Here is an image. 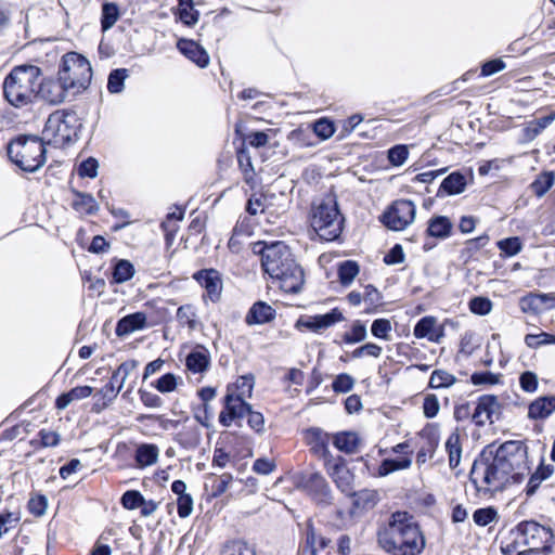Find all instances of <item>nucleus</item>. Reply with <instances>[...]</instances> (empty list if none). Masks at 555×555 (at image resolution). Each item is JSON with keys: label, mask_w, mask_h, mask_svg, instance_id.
Segmentation results:
<instances>
[{"label": "nucleus", "mask_w": 555, "mask_h": 555, "mask_svg": "<svg viewBox=\"0 0 555 555\" xmlns=\"http://www.w3.org/2000/svg\"><path fill=\"white\" fill-rule=\"evenodd\" d=\"M253 251L261 256V266L272 279L279 280L285 293H298L304 285V271L293 259L288 246L283 242H256Z\"/></svg>", "instance_id": "obj_1"}, {"label": "nucleus", "mask_w": 555, "mask_h": 555, "mask_svg": "<svg viewBox=\"0 0 555 555\" xmlns=\"http://www.w3.org/2000/svg\"><path fill=\"white\" fill-rule=\"evenodd\" d=\"M378 544L395 555H417L425 546V539L412 516L396 512L388 526L378 531Z\"/></svg>", "instance_id": "obj_2"}, {"label": "nucleus", "mask_w": 555, "mask_h": 555, "mask_svg": "<svg viewBox=\"0 0 555 555\" xmlns=\"http://www.w3.org/2000/svg\"><path fill=\"white\" fill-rule=\"evenodd\" d=\"M40 74V68L35 65L16 66L10 72L2 85L10 105L22 108L35 102Z\"/></svg>", "instance_id": "obj_3"}, {"label": "nucleus", "mask_w": 555, "mask_h": 555, "mask_svg": "<svg viewBox=\"0 0 555 555\" xmlns=\"http://www.w3.org/2000/svg\"><path fill=\"white\" fill-rule=\"evenodd\" d=\"M511 542L502 545V552L505 555H527L533 552L551 551V541L553 533L535 521H522L514 530L511 531Z\"/></svg>", "instance_id": "obj_4"}, {"label": "nucleus", "mask_w": 555, "mask_h": 555, "mask_svg": "<svg viewBox=\"0 0 555 555\" xmlns=\"http://www.w3.org/2000/svg\"><path fill=\"white\" fill-rule=\"evenodd\" d=\"M343 224L344 217L334 194L325 195L313 205L311 227L321 240L332 242L338 238L343 231Z\"/></svg>", "instance_id": "obj_5"}, {"label": "nucleus", "mask_w": 555, "mask_h": 555, "mask_svg": "<svg viewBox=\"0 0 555 555\" xmlns=\"http://www.w3.org/2000/svg\"><path fill=\"white\" fill-rule=\"evenodd\" d=\"M8 155L22 170L34 172L46 163L43 140L36 135H21L10 142Z\"/></svg>", "instance_id": "obj_6"}, {"label": "nucleus", "mask_w": 555, "mask_h": 555, "mask_svg": "<svg viewBox=\"0 0 555 555\" xmlns=\"http://www.w3.org/2000/svg\"><path fill=\"white\" fill-rule=\"evenodd\" d=\"M79 127L80 124L75 112L57 109L48 117L42 131V140L62 147L76 139Z\"/></svg>", "instance_id": "obj_7"}, {"label": "nucleus", "mask_w": 555, "mask_h": 555, "mask_svg": "<svg viewBox=\"0 0 555 555\" xmlns=\"http://www.w3.org/2000/svg\"><path fill=\"white\" fill-rule=\"evenodd\" d=\"M57 75L69 91L79 93L89 86L92 69L86 57L72 52L63 56Z\"/></svg>", "instance_id": "obj_8"}, {"label": "nucleus", "mask_w": 555, "mask_h": 555, "mask_svg": "<svg viewBox=\"0 0 555 555\" xmlns=\"http://www.w3.org/2000/svg\"><path fill=\"white\" fill-rule=\"evenodd\" d=\"M513 476L503 464L498 463L493 456L475 461L470 470V480L479 490L499 491L504 488L509 477Z\"/></svg>", "instance_id": "obj_9"}, {"label": "nucleus", "mask_w": 555, "mask_h": 555, "mask_svg": "<svg viewBox=\"0 0 555 555\" xmlns=\"http://www.w3.org/2000/svg\"><path fill=\"white\" fill-rule=\"evenodd\" d=\"M494 457L512 475L519 474L527 465V447L521 441H506L496 449Z\"/></svg>", "instance_id": "obj_10"}, {"label": "nucleus", "mask_w": 555, "mask_h": 555, "mask_svg": "<svg viewBox=\"0 0 555 555\" xmlns=\"http://www.w3.org/2000/svg\"><path fill=\"white\" fill-rule=\"evenodd\" d=\"M416 207L410 199H398L383 214L382 222L390 230L402 231L415 219Z\"/></svg>", "instance_id": "obj_11"}, {"label": "nucleus", "mask_w": 555, "mask_h": 555, "mask_svg": "<svg viewBox=\"0 0 555 555\" xmlns=\"http://www.w3.org/2000/svg\"><path fill=\"white\" fill-rule=\"evenodd\" d=\"M297 486L305 490L314 501L330 504L332 493L325 478L317 472H306L298 476Z\"/></svg>", "instance_id": "obj_12"}, {"label": "nucleus", "mask_w": 555, "mask_h": 555, "mask_svg": "<svg viewBox=\"0 0 555 555\" xmlns=\"http://www.w3.org/2000/svg\"><path fill=\"white\" fill-rule=\"evenodd\" d=\"M501 414V405L495 396L485 395L478 398L475 410L472 414V421L476 426L493 424Z\"/></svg>", "instance_id": "obj_13"}, {"label": "nucleus", "mask_w": 555, "mask_h": 555, "mask_svg": "<svg viewBox=\"0 0 555 555\" xmlns=\"http://www.w3.org/2000/svg\"><path fill=\"white\" fill-rule=\"evenodd\" d=\"M250 404L236 395L224 397V409L219 414V422L224 427H230L233 422L241 421L250 412Z\"/></svg>", "instance_id": "obj_14"}, {"label": "nucleus", "mask_w": 555, "mask_h": 555, "mask_svg": "<svg viewBox=\"0 0 555 555\" xmlns=\"http://www.w3.org/2000/svg\"><path fill=\"white\" fill-rule=\"evenodd\" d=\"M325 468L336 487L346 495H353V475L343 461L327 460Z\"/></svg>", "instance_id": "obj_15"}, {"label": "nucleus", "mask_w": 555, "mask_h": 555, "mask_svg": "<svg viewBox=\"0 0 555 555\" xmlns=\"http://www.w3.org/2000/svg\"><path fill=\"white\" fill-rule=\"evenodd\" d=\"M68 91L60 77L57 79L46 78L40 82L38 81L37 98L50 104H60L65 100Z\"/></svg>", "instance_id": "obj_16"}, {"label": "nucleus", "mask_w": 555, "mask_h": 555, "mask_svg": "<svg viewBox=\"0 0 555 555\" xmlns=\"http://www.w3.org/2000/svg\"><path fill=\"white\" fill-rule=\"evenodd\" d=\"M344 320L343 313L334 308L325 314L311 315L306 319H299L296 323V327H306L312 332H319L325 330Z\"/></svg>", "instance_id": "obj_17"}, {"label": "nucleus", "mask_w": 555, "mask_h": 555, "mask_svg": "<svg viewBox=\"0 0 555 555\" xmlns=\"http://www.w3.org/2000/svg\"><path fill=\"white\" fill-rule=\"evenodd\" d=\"M194 279L207 291L212 301L219 299L222 291L220 273L214 269H206L194 274Z\"/></svg>", "instance_id": "obj_18"}, {"label": "nucleus", "mask_w": 555, "mask_h": 555, "mask_svg": "<svg viewBox=\"0 0 555 555\" xmlns=\"http://www.w3.org/2000/svg\"><path fill=\"white\" fill-rule=\"evenodd\" d=\"M178 50L197 66L204 68L209 64V55L197 42L190 39H180L177 42Z\"/></svg>", "instance_id": "obj_19"}, {"label": "nucleus", "mask_w": 555, "mask_h": 555, "mask_svg": "<svg viewBox=\"0 0 555 555\" xmlns=\"http://www.w3.org/2000/svg\"><path fill=\"white\" fill-rule=\"evenodd\" d=\"M413 334L416 338H427L429 341L439 343L443 336V330L437 325L435 317L427 315L415 324Z\"/></svg>", "instance_id": "obj_20"}, {"label": "nucleus", "mask_w": 555, "mask_h": 555, "mask_svg": "<svg viewBox=\"0 0 555 555\" xmlns=\"http://www.w3.org/2000/svg\"><path fill=\"white\" fill-rule=\"evenodd\" d=\"M330 544V540L319 534L311 520L307 522L305 544L300 548V555H318Z\"/></svg>", "instance_id": "obj_21"}, {"label": "nucleus", "mask_w": 555, "mask_h": 555, "mask_svg": "<svg viewBox=\"0 0 555 555\" xmlns=\"http://www.w3.org/2000/svg\"><path fill=\"white\" fill-rule=\"evenodd\" d=\"M307 440L308 444L310 446V450L318 456H321L325 459V462L327 460H333L330 451H328V443H330V435L323 431L320 428H310L307 431Z\"/></svg>", "instance_id": "obj_22"}, {"label": "nucleus", "mask_w": 555, "mask_h": 555, "mask_svg": "<svg viewBox=\"0 0 555 555\" xmlns=\"http://www.w3.org/2000/svg\"><path fill=\"white\" fill-rule=\"evenodd\" d=\"M146 314L144 312H134L121 318L116 325L115 333L118 337L127 336L135 331L146 327Z\"/></svg>", "instance_id": "obj_23"}, {"label": "nucleus", "mask_w": 555, "mask_h": 555, "mask_svg": "<svg viewBox=\"0 0 555 555\" xmlns=\"http://www.w3.org/2000/svg\"><path fill=\"white\" fill-rule=\"evenodd\" d=\"M555 412V396L537 398L528 406V417L531 420H544Z\"/></svg>", "instance_id": "obj_24"}, {"label": "nucleus", "mask_w": 555, "mask_h": 555, "mask_svg": "<svg viewBox=\"0 0 555 555\" xmlns=\"http://www.w3.org/2000/svg\"><path fill=\"white\" fill-rule=\"evenodd\" d=\"M275 318V310L264 301L255 302L246 314L248 325L264 324Z\"/></svg>", "instance_id": "obj_25"}, {"label": "nucleus", "mask_w": 555, "mask_h": 555, "mask_svg": "<svg viewBox=\"0 0 555 555\" xmlns=\"http://www.w3.org/2000/svg\"><path fill=\"white\" fill-rule=\"evenodd\" d=\"M159 457V449L153 443H141L137 447L134 460L137 467L145 468L154 465Z\"/></svg>", "instance_id": "obj_26"}, {"label": "nucleus", "mask_w": 555, "mask_h": 555, "mask_svg": "<svg viewBox=\"0 0 555 555\" xmlns=\"http://www.w3.org/2000/svg\"><path fill=\"white\" fill-rule=\"evenodd\" d=\"M453 230L452 221L446 216H434L428 220L427 233L431 237L444 240Z\"/></svg>", "instance_id": "obj_27"}, {"label": "nucleus", "mask_w": 555, "mask_h": 555, "mask_svg": "<svg viewBox=\"0 0 555 555\" xmlns=\"http://www.w3.org/2000/svg\"><path fill=\"white\" fill-rule=\"evenodd\" d=\"M333 444L341 452L347 454L357 453L360 449L361 440L353 431H343L333 436Z\"/></svg>", "instance_id": "obj_28"}, {"label": "nucleus", "mask_w": 555, "mask_h": 555, "mask_svg": "<svg viewBox=\"0 0 555 555\" xmlns=\"http://www.w3.org/2000/svg\"><path fill=\"white\" fill-rule=\"evenodd\" d=\"M210 363L209 352L206 349H195L185 359L188 370L194 374L205 372Z\"/></svg>", "instance_id": "obj_29"}, {"label": "nucleus", "mask_w": 555, "mask_h": 555, "mask_svg": "<svg viewBox=\"0 0 555 555\" xmlns=\"http://www.w3.org/2000/svg\"><path fill=\"white\" fill-rule=\"evenodd\" d=\"M466 188V178L461 172H452L443 179L440 191H443L448 195H456L464 192Z\"/></svg>", "instance_id": "obj_30"}, {"label": "nucleus", "mask_w": 555, "mask_h": 555, "mask_svg": "<svg viewBox=\"0 0 555 555\" xmlns=\"http://www.w3.org/2000/svg\"><path fill=\"white\" fill-rule=\"evenodd\" d=\"M446 450L449 455V466L454 469L460 465L462 455L461 438L459 433H452L446 441Z\"/></svg>", "instance_id": "obj_31"}, {"label": "nucleus", "mask_w": 555, "mask_h": 555, "mask_svg": "<svg viewBox=\"0 0 555 555\" xmlns=\"http://www.w3.org/2000/svg\"><path fill=\"white\" fill-rule=\"evenodd\" d=\"M412 465V459L406 455L399 460L385 459L378 467V476L385 477L396 470L408 469Z\"/></svg>", "instance_id": "obj_32"}, {"label": "nucleus", "mask_w": 555, "mask_h": 555, "mask_svg": "<svg viewBox=\"0 0 555 555\" xmlns=\"http://www.w3.org/2000/svg\"><path fill=\"white\" fill-rule=\"evenodd\" d=\"M254 389V377L251 375L240 376L233 388L228 387L229 395H236V397L246 400L251 397Z\"/></svg>", "instance_id": "obj_33"}, {"label": "nucleus", "mask_w": 555, "mask_h": 555, "mask_svg": "<svg viewBox=\"0 0 555 555\" xmlns=\"http://www.w3.org/2000/svg\"><path fill=\"white\" fill-rule=\"evenodd\" d=\"M555 120V111L547 116L539 119H534L527 124L525 128V138L527 140H533L537 138L546 127H548Z\"/></svg>", "instance_id": "obj_34"}, {"label": "nucleus", "mask_w": 555, "mask_h": 555, "mask_svg": "<svg viewBox=\"0 0 555 555\" xmlns=\"http://www.w3.org/2000/svg\"><path fill=\"white\" fill-rule=\"evenodd\" d=\"M120 16L119 7L114 2L102 5L101 27L103 31L111 29Z\"/></svg>", "instance_id": "obj_35"}, {"label": "nucleus", "mask_w": 555, "mask_h": 555, "mask_svg": "<svg viewBox=\"0 0 555 555\" xmlns=\"http://www.w3.org/2000/svg\"><path fill=\"white\" fill-rule=\"evenodd\" d=\"M177 321L181 326H188L190 331H194L197 325V314L192 305H184L178 308L176 314Z\"/></svg>", "instance_id": "obj_36"}, {"label": "nucleus", "mask_w": 555, "mask_h": 555, "mask_svg": "<svg viewBox=\"0 0 555 555\" xmlns=\"http://www.w3.org/2000/svg\"><path fill=\"white\" fill-rule=\"evenodd\" d=\"M360 268L356 261L346 260L338 267L339 282L344 286H349L359 274Z\"/></svg>", "instance_id": "obj_37"}, {"label": "nucleus", "mask_w": 555, "mask_h": 555, "mask_svg": "<svg viewBox=\"0 0 555 555\" xmlns=\"http://www.w3.org/2000/svg\"><path fill=\"white\" fill-rule=\"evenodd\" d=\"M134 272V267L130 261L125 259L118 260L114 267L113 280L118 284L125 283L132 279Z\"/></svg>", "instance_id": "obj_38"}, {"label": "nucleus", "mask_w": 555, "mask_h": 555, "mask_svg": "<svg viewBox=\"0 0 555 555\" xmlns=\"http://www.w3.org/2000/svg\"><path fill=\"white\" fill-rule=\"evenodd\" d=\"M366 336V326L361 321H354L350 331L343 335V341L347 345H353L363 341Z\"/></svg>", "instance_id": "obj_39"}, {"label": "nucleus", "mask_w": 555, "mask_h": 555, "mask_svg": "<svg viewBox=\"0 0 555 555\" xmlns=\"http://www.w3.org/2000/svg\"><path fill=\"white\" fill-rule=\"evenodd\" d=\"M455 382L456 377L453 374L444 370H435L429 379V387L434 389L447 388L455 384Z\"/></svg>", "instance_id": "obj_40"}, {"label": "nucleus", "mask_w": 555, "mask_h": 555, "mask_svg": "<svg viewBox=\"0 0 555 555\" xmlns=\"http://www.w3.org/2000/svg\"><path fill=\"white\" fill-rule=\"evenodd\" d=\"M73 207L80 214L91 215L96 211L98 205L95 199L89 194L77 193Z\"/></svg>", "instance_id": "obj_41"}, {"label": "nucleus", "mask_w": 555, "mask_h": 555, "mask_svg": "<svg viewBox=\"0 0 555 555\" xmlns=\"http://www.w3.org/2000/svg\"><path fill=\"white\" fill-rule=\"evenodd\" d=\"M138 361L128 360L122 362L112 374V380L118 383L119 389H122L126 379L137 369Z\"/></svg>", "instance_id": "obj_42"}, {"label": "nucleus", "mask_w": 555, "mask_h": 555, "mask_svg": "<svg viewBox=\"0 0 555 555\" xmlns=\"http://www.w3.org/2000/svg\"><path fill=\"white\" fill-rule=\"evenodd\" d=\"M520 310L525 313H541L543 310L540 294H529L520 298Z\"/></svg>", "instance_id": "obj_43"}, {"label": "nucleus", "mask_w": 555, "mask_h": 555, "mask_svg": "<svg viewBox=\"0 0 555 555\" xmlns=\"http://www.w3.org/2000/svg\"><path fill=\"white\" fill-rule=\"evenodd\" d=\"M498 247L505 257H513L521 251L522 244L519 237L513 236L499 241Z\"/></svg>", "instance_id": "obj_44"}, {"label": "nucleus", "mask_w": 555, "mask_h": 555, "mask_svg": "<svg viewBox=\"0 0 555 555\" xmlns=\"http://www.w3.org/2000/svg\"><path fill=\"white\" fill-rule=\"evenodd\" d=\"M128 77L125 68L113 70L108 76L107 89L111 93H119L124 89V81Z\"/></svg>", "instance_id": "obj_45"}, {"label": "nucleus", "mask_w": 555, "mask_h": 555, "mask_svg": "<svg viewBox=\"0 0 555 555\" xmlns=\"http://www.w3.org/2000/svg\"><path fill=\"white\" fill-rule=\"evenodd\" d=\"M120 390L119 385L116 387L115 382L111 379L104 387L96 391L95 397H100L99 400H102V408H105L117 398Z\"/></svg>", "instance_id": "obj_46"}, {"label": "nucleus", "mask_w": 555, "mask_h": 555, "mask_svg": "<svg viewBox=\"0 0 555 555\" xmlns=\"http://www.w3.org/2000/svg\"><path fill=\"white\" fill-rule=\"evenodd\" d=\"M525 344L532 349L544 345L555 344V335L541 332L540 334H528L525 336Z\"/></svg>", "instance_id": "obj_47"}, {"label": "nucleus", "mask_w": 555, "mask_h": 555, "mask_svg": "<svg viewBox=\"0 0 555 555\" xmlns=\"http://www.w3.org/2000/svg\"><path fill=\"white\" fill-rule=\"evenodd\" d=\"M222 555H256V553L246 542L232 541L224 546Z\"/></svg>", "instance_id": "obj_48"}, {"label": "nucleus", "mask_w": 555, "mask_h": 555, "mask_svg": "<svg viewBox=\"0 0 555 555\" xmlns=\"http://www.w3.org/2000/svg\"><path fill=\"white\" fill-rule=\"evenodd\" d=\"M391 331L392 326L388 319H376L371 326L372 335L385 340L389 339Z\"/></svg>", "instance_id": "obj_49"}, {"label": "nucleus", "mask_w": 555, "mask_h": 555, "mask_svg": "<svg viewBox=\"0 0 555 555\" xmlns=\"http://www.w3.org/2000/svg\"><path fill=\"white\" fill-rule=\"evenodd\" d=\"M554 184V175L545 172L541 175L533 183L532 189L538 196L544 195Z\"/></svg>", "instance_id": "obj_50"}, {"label": "nucleus", "mask_w": 555, "mask_h": 555, "mask_svg": "<svg viewBox=\"0 0 555 555\" xmlns=\"http://www.w3.org/2000/svg\"><path fill=\"white\" fill-rule=\"evenodd\" d=\"M144 503L143 495L135 490L126 491L121 496V504L126 509H135Z\"/></svg>", "instance_id": "obj_51"}, {"label": "nucleus", "mask_w": 555, "mask_h": 555, "mask_svg": "<svg viewBox=\"0 0 555 555\" xmlns=\"http://www.w3.org/2000/svg\"><path fill=\"white\" fill-rule=\"evenodd\" d=\"M519 385L525 392H535L539 385L538 375L531 371L521 373L519 376Z\"/></svg>", "instance_id": "obj_52"}, {"label": "nucleus", "mask_w": 555, "mask_h": 555, "mask_svg": "<svg viewBox=\"0 0 555 555\" xmlns=\"http://www.w3.org/2000/svg\"><path fill=\"white\" fill-rule=\"evenodd\" d=\"M354 379L349 374L343 373L335 377L332 388L335 392H348L353 388Z\"/></svg>", "instance_id": "obj_53"}, {"label": "nucleus", "mask_w": 555, "mask_h": 555, "mask_svg": "<svg viewBox=\"0 0 555 555\" xmlns=\"http://www.w3.org/2000/svg\"><path fill=\"white\" fill-rule=\"evenodd\" d=\"M469 309L473 313L486 315L492 309V302L485 297H475L469 301Z\"/></svg>", "instance_id": "obj_54"}, {"label": "nucleus", "mask_w": 555, "mask_h": 555, "mask_svg": "<svg viewBox=\"0 0 555 555\" xmlns=\"http://www.w3.org/2000/svg\"><path fill=\"white\" fill-rule=\"evenodd\" d=\"M409 155L405 145H396L388 151V159L393 166H401L406 160Z\"/></svg>", "instance_id": "obj_55"}, {"label": "nucleus", "mask_w": 555, "mask_h": 555, "mask_svg": "<svg viewBox=\"0 0 555 555\" xmlns=\"http://www.w3.org/2000/svg\"><path fill=\"white\" fill-rule=\"evenodd\" d=\"M99 164L93 157L83 160L78 167V175L80 177L95 178L98 175Z\"/></svg>", "instance_id": "obj_56"}, {"label": "nucleus", "mask_w": 555, "mask_h": 555, "mask_svg": "<svg viewBox=\"0 0 555 555\" xmlns=\"http://www.w3.org/2000/svg\"><path fill=\"white\" fill-rule=\"evenodd\" d=\"M237 160H238L240 168L242 169V171L244 173L245 180L248 182L249 180L253 179V176H254V168H253L250 156L248 155L247 152H245L244 150H241L237 155Z\"/></svg>", "instance_id": "obj_57"}, {"label": "nucleus", "mask_w": 555, "mask_h": 555, "mask_svg": "<svg viewBox=\"0 0 555 555\" xmlns=\"http://www.w3.org/2000/svg\"><path fill=\"white\" fill-rule=\"evenodd\" d=\"M496 517V512L491 508H479L475 511L473 518L474 521L479 526H487Z\"/></svg>", "instance_id": "obj_58"}, {"label": "nucleus", "mask_w": 555, "mask_h": 555, "mask_svg": "<svg viewBox=\"0 0 555 555\" xmlns=\"http://www.w3.org/2000/svg\"><path fill=\"white\" fill-rule=\"evenodd\" d=\"M440 409L438 398L435 395H427L423 402V412L427 418L435 417Z\"/></svg>", "instance_id": "obj_59"}, {"label": "nucleus", "mask_w": 555, "mask_h": 555, "mask_svg": "<svg viewBox=\"0 0 555 555\" xmlns=\"http://www.w3.org/2000/svg\"><path fill=\"white\" fill-rule=\"evenodd\" d=\"M232 475L228 473L222 474L221 476L216 478L212 483V495L220 496L221 494H223L228 490L229 485L232 482Z\"/></svg>", "instance_id": "obj_60"}, {"label": "nucleus", "mask_w": 555, "mask_h": 555, "mask_svg": "<svg viewBox=\"0 0 555 555\" xmlns=\"http://www.w3.org/2000/svg\"><path fill=\"white\" fill-rule=\"evenodd\" d=\"M313 130H314V133L322 140H326V139L331 138L335 131L334 125L326 119L318 120L314 124Z\"/></svg>", "instance_id": "obj_61"}, {"label": "nucleus", "mask_w": 555, "mask_h": 555, "mask_svg": "<svg viewBox=\"0 0 555 555\" xmlns=\"http://www.w3.org/2000/svg\"><path fill=\"white\" fill-rule=\"evenodd\" d=\"M155 387L163 393L173 391L177 387L176 376L171 373L163 375L157 379Z\"/></svg>", "instance_id": "obj_62"}, {"label": "nucleus", "mask_w": 555, "mask_h": 555, "mask_svg": "<svg viewBox=\"0 0 555 555\" xmlns=\"http://www.w3.org/2000/svg\"><path fill=\"white\" fill-rule=\"evenodd\" d=\"M246 232L243 230L242 227L236 225L233 229L232 236L229 240L228 246L233 253H240L242 245H243V238L246 236Z\"/></svg>", "instance_id": "obj_63"}, {"label": "nucleus", "mask_w": 555, "mask_h": 555, "mask_svg": "<svg viewBox=\"0 0 555 555\" xmlns=\"http://www.w3.org/2000/svg\"><path fill=\"white\" fill-rule=\"evenodd\" d=\"M178 505V515L181 518H186L192 514L193 511V499L188 494H183L182 496L177 499Z\"/></svg>", "instance_id": "obj_64"}]
</instances>
